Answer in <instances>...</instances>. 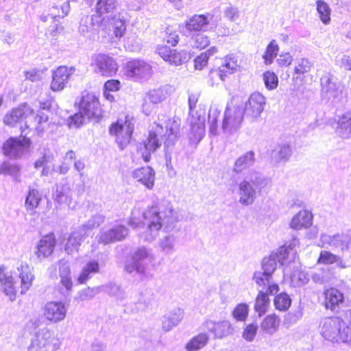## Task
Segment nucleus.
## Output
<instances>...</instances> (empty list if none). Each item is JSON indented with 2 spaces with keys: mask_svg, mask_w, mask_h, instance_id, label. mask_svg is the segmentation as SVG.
<instances>
[{
  "mask_svg": "<svg viewBox=\"0 0 351 351\" xmlns=\"http://www.w3.org/2000/svg\"><path fill=\"white\" fill-rule=\"evenodd\" d=\"M143 219L144 227L139 237L148 242L154 241L162 229L167 232L173 229L178 220L173 205L165 199L144 210Z\"/></svg>",
  "mask_w": 351,
  "mask_h": 351,
  "instance_id": "nucleus-1",
  "label": "nucleus"
},
{
  "mask_svg": "<svg viewBox=\"0 0 351 351\" xmlns=\"http://www.w3.org/2000/svg\"><path fill=\"white\" fill-rule=\"evenodd\" d=\"M180 119H172L167 121L165 127L156 122L152 125L147 138L138 145V153L145 162H149L152 154L161 146L162 137L166 136V149L171 148L175 145L180 137Z\"/></svg>",
  "mask_w": 351,
  "mask_h": 351,
  "instance_id": "nucleus-2",
  "label": "nucleus"
},
{
  "mask_svg": "<svg viewBox=\"0 0 351 351\" xmlns=\"http://www.w3.org/2000/svg\"><path fill=\"white\" fill-rule=\"evenodd\" d=\"M180 119H172L167 121L165 127L156 122L152 125L147 138L138 145V153L145 162H149L152 154L161 146L162 137L166 136V149L171 148L175 145L180 137Z\"/></svg>",
  "mask_w": 351,
  "mask_h": 351,
  "instance_id": "nucleus-3",
  "label": "nucleus"
},
{
  "mask_svg": "<svg viewBox=\"0 0 351 351\" xmlns=\"http://www.w3.org/2000/svg\"><path fill=\"white\" fill-rule=\"evenodd\" d=\"M270 186V180L261 173L249 171L239 183V202L244 206L253 204L257 198V193L268 190Z\"/></svg>",
  "mask_w": 351,
  "mask_h": 351,
  "instance_id": "nucleus-4",
  "label": "nucleus"
},
{
  "mask_svg": "<svg viewBox=\"0 0 351 351\" xmlns=\"http://www.w3.org/2000/svg\"><path fill=\"white\" fill-rule=\"evenodd\" d=\"M156 256L151 250L146 247L136 249L132 258L125 262V270L130 274L136 272L145 275L152 267H154Z\"/></svg>",
  "mask_w": 351,
  "mask_h": 351,
  "instance_id": "nucleus-5",
  "label": "nucleus"
},
{
  "mask_svg": "<svg viewBox=\"0 0 351 351\" xmlns=\"http://www.w3.org/2000/svg\"><path fill=\"white\" fill-rule=\"evenodd\" d=\"M243 110L238 106L228 104L223 114L220 130L226 137L237 133L243 121Z\"/></svg>",
  "mask_w": 351,
  "mask_h": 351,
  "instance_id": "nucleus-6",
  "label": "nucleus"
},
{
  "mask_svg": "<svg viewBox=\"0 0 351 351\" xmlns=\"http://www.w3.org/2000/svg\"><path fill=\"white\" fill-rule=\"evenodd\" d=\"M123 70L124 75L134 82L146 81L152 75L151 65L140 59H133L127 62Z\"/></svg>",
  "mask_w": 351,
  "mask_h": 351,
  "instance_id": "nucleus-7",
  "label": "nucleus"
},
{
  "mask_svg": "<svg viewBox=\"0 0 351 351\" xmlns=\"http://www.w3.org/2000/svg\"><path fill=\"white\" fill-rule=\"evenodd\" d=\"M134 125L126 117L124 120L119 119L112 123L109 129L110 134L114 137L121 149H123L130 142Z\"/></svg>",
  "mask_w": 351,
  "mask_h": 351,
  "instance_id": "nucleus-8",
  "label": "nucleus"
},
{
  "mask_svg": "<svg viewBox=\"0 0 351 351\" xmlns=\"http://www.w3.org/2000/svg\"><path fill=\"white\" fill-rule=\"evenodd\" d=\"M116 7V0H98L95 5L97 15L92 16L93 24H99L102 29L109 27L110 16Z\"/></svg>",
  "mask_w": 351,
  "mask_h": 351,
  "instance_id": "nucleus-9",
  "label": "nucleus"
},
{
  "mask_svg": "<svg viewBox=\"0 0 351 351\" xmlns=\"http://www.w3.org/2000/svg\"><path fill=\"white\" fill-rule=\"evenodd\" d=\"M266 104V98L260 93H253L246 101L243 115L252 122L258 121Z\"/></svg>",
  "mask_w": 351,
  "mask_h": 351,
  "instance_id": "nucleus-10",
  "label": "nucleus"
},
{
  "mask_svg": "<svg viewBox=\"0 0 351 351\" xmlns=\"http://www.w3.org/2000/svg\"><path fill=\"white\" fill-rule=\"evenodd\" d=\"M321 85L322 96L328 100L337 103L343 99L341 86L337 84L335 78L330 74H326L322 77Z\"/></svg>",
  "mask_w": 351,
  "mask_h": 351,
  "instance_id": "nucleus-11",
  "label": "nucleus"
},
{
  "mask_svg": "<svg viewBox=\"0 0 351 351\" xmlns=\"http://www.w3.org/2000/svg\"><path fill=\"white\" fill-rule=\"evenodd\" d=\"M319 246L322 247H330L339 249L341 251L348 250L351 247V236L346 233H337L330 235L323 233L320 235Z\"/></svg>",
  "mask_w": 351,
  "mask_h": 351,
  "instance_id": "nucleus-12",
  "label": "nucleus"
},
{
  "mask_svg": "<svg viewBox=\"0 0 351 351\" xmlns=\"http://www.w3.org/2000/svg\"><path fill=\"white\" fill-rule=\"evenodd\" d=\"M30 145V140L26 137L10 138L3 143V152L7 156L16 158L27 152Z\"/></svg>",
  "mask_w": 351,
  "mask_h": 351,
  "instance_id": "nucleus-13",
  "label": "nucleus"
},
{
  "mask_svg": "<svg viewBox=\"0 0 351 351\" xmlns=\"http://www.w3.org/2000/svg\"><path fill=\"white\" fill-rule=\"evenodd\" d=\"M93 66H95L97 73L106 77L114 75L118 70V64L116 60L104 54H99L95 56Z\"/></svg>",
  "mask_w": 351,
  "mask_h": 351,
  "instance_id": "nucleus-14",
  "label": "nucleus"
},
{
  "mask_svg": "<svg viewBox=\"0 0 351 351\" xmlns=\"http://www.w3.org/2000/svg\"><path fill=\"white\" fill-rule=\"evenodd\" d=\"M33 109L27 104H23L16 108H13L3 117V123L10 127H14L18 123L26 119L33 114Z\"/></svg>",
  "mask_w": 351,
  "mask_h": 351,
  "instance_id": "nucleus-15",
  "label": "nucleus"
},
{
  "mask_svg": "<svg viewBox=\"0 0 351 351\" xmlns=\"http://www.w3.org/2000/svg\"><path fill=\"white\" fill-rule=\"evenodd\" d=\"M74 71L75 69L73 67L65 66L58 67L53 71L50 89L53 92H59L64 90Z\"/></svg>",
  "mask_w": 351,
  "mask_h": 351,
  "instance_id": "nucleus-16",
  "label": "nucleus"
},
{
  "mask_svg": "<svg viewBox=\"0 0 351 351\" xmlns=\"http://www.w3.org/2000/svg\"><path fill=\"white\" fill-rule=\"evenodd\" d=\"M157 52L165 61L176 66L180 65L189 59V54L186 51H177L165 45L158 47Z\"/></svg>",
  "mask_w": 351,
  "mask_h": 351,
  "instance_id": "nucleus-17",
  "label": "nucleus"
},
{
  "mask_svg": "<svg viewBox=\"0 0 351 351\" xmlns=\"http://www.w3.org/2000/svg\"><path fill=\"white\" fill-rule=\"evenodd\" d=\"M284 275L289 278L291 285L295 287L304 286L309 281L308 274L297 263L292 267L287 265L284 269Z\"/></svg>",
  "mask_w": 351,
  "mask_h": 351,
  "instance_id": "nucleus-18",
  "label": "nucleus"
},
{
  "mask_svg": "<svg viewBox=\"0 0 351 351\" xmlns=\"http://www.w3.org/2000/svg\"><path fill=\"white\" fill-rule=\"evenodd\" d=\"M128 234L127 228L119 222L113 224L108 230L103 231L99 237V241L107 244L110 242L121 241Z\"/></svg>",
  "mask_w": 351,
  "mask_h": 351,
  "instance_id": "nucleus-19",
  "label": "nucleus"
},
{
  "mask_svg": "<svg viewBox=\"0 0 351 351\" xmlns=\"http://www.w3.org/2000/svg\"><path fill=\"white\" fill-rule=\"evenodd\" d=\"M16 269L20 279V292L25 294L32 287L35 280L33 268L26 263H21Z\"/></svg>",
  "mask_w": 351,
  "mask_h": 351,
  "instance_id": "nucleus-20",
  "label": "nucleus"
},
{
  "mask_svg": "<svg viewBox=\"0 0 351 351\" xmlns=\"http://www.w3.org/2000/svg\"><path fill=\"white\" fill-rule=\"evenodd\" d=\"M56 241L53 234L43 237L35 247L34 253L40 260L49 257L54 250Z\"/></svg>",
  "mask_w": 351,
  "mask_h": 351,
  "instance_id": "nucleus-21",
  "label": "nucleus"
},
{
  "mask_svg": "<svg viewBox=\"0 0 351 351\" xmlns=\"http://www.w3.org/2000/svg\"><path fill=\"white\" fill-rule=\"evenodd\" d=\"M88 94L83 95L75 104L78 106L79 112L69 118L68 126L70 128H78L84 123L88 115Z\"/></svg>",
  "mask_w": 351,
  "mask_h": 351,
  "instance_id": "nucleus-22",
  "label": "nucleus"
},
{
  "mask_svg": "<svg viewBox=\"0 0 351 351\" xmlns=\"http://www.w3.org/2000/svg\"><path fill=\"white\" fill-rule=\"evenodd\" d=\"M0 289L11 300L15 299L16 289L14 278L2 265L0 266Z\"/></svg>",
  "mask_w": 351,
  "mask_h": 351,
  "instance_id": "nucleus-23",
  "label": "nucleus"
},
{
  "mask_svg": "<svg viewBox=\"0 0 351 351\" xmlns=\"http://www.w3.org/2000/svg\"><path fill=\"white\" fill-rule=\"evenodd\" d=\"M132 176L149 190H152L154 186L155 171L151 167L136 169L133 171Z\"/></svg>",
  "mask_w": 351,
  "mask_h": 351,
  "instance_id": "nucleus-24",
  "label": "nucleus"
},
{
  "mask_svg": "<svg viewBox=\"0 0 351 351\" xmlns=\"http://www.w3.org/2000/svg\"><path fill=\"white\" fill-rule=\"evenodd\" d=\"M313 215L307 210H301L291 219L289 226L293 230L307 229L313 224Z\"/></svg>",
  "mask_w": 351,
  "mask_h": 351,
  "instance_id": "nucleus-25",
  "label": "nucleus"
},
{
  "mask_svg": "<svg viewBox=\"0 0 351 351\" xmlns=\"http://www.w3.org/2000/svg\"><path fill=\"white\" fill-rule=\"evenodd\" d=\"M211 16L210 14H194L185 22L189 32H205L208 29Z\"/></svg>",
  "mask_w": 351,
  "mask_h": 351,
  "instance_id": "nucleus-26",
  "label": "nucleus"
},
{
  "mask_svg": "<svg viewBox=\"0 0 351 351\" xmlns=\"http://www.w3.org/2000/svg\"><path fill=\"white\" fill-rule=\"evenodd\" d=\"M206 329L213 332L215 337L223 338L233 333L234 329L231 324L228 321L221 322H214L207 321L205 323Z\"/></svg>",
  "mask_w": 351,
  "mask_h": 351,
  "instance_id": "nucleus-27",
  "label": "nucleus"
},
{
  "mask_svg": "<svg viewBox=\"0 0 351 351\" xmlns=\"http://www.w3.org/2000/svg\"><path fill=\"white\" fill-rule=\"evenodd\" d=\"M255 161V153L253 151H248L236 159L232 166V172L236 174L241 173L245 169L252 167Z\"/></svg>",
  "mask_w": 351,
  "mask_h": 351,
  "instance_id": "nucleus-28",
  "label": "nucleus"
},
{
  "mask_svg": "<svg viewBox=\"0 0 351 351\" xmlns=\"http://www.w3.org/2000/svg\"><path fill=\"white\" fill-rule=\"evenodd\" d=\"M109 27L103 29L105 31H112L114 36L119 39L123 36L126 31V22L124 16L119 13L110 16Z\"/></svg>",
  "mask_w": 351,
  "mask_h": 351,
  "instance_id": "nucleus-29",
  "label": "nucleus"
},
{
  "mask_svg": "<svg viewBox=\"0 0 351 351\" xmlns=\"http://www.w3.org/2000/svg\"><path fill=\"white\" fill-rule=\"evenodd\" d=\"M325 307L339 306L343 303V294L335 288L326 289L324 293Z\"/></svg>",
  "mask_w": 351,
  "mask_h": 351,
  "instance_id": "nucleus-30",
  "label": "nucleus"
},
{
  "mask_svg": "<svg viewBox=\"0 0 351 351\" xmlns=\"http://www.w3.org/2000/svg\"><path fill=\"white\" fill-rule=\"evenodd\" d=\"M336 133L343 138L351 137V112L342 115L338 120Z\"/></svg>",
  "mask_w": 351,
  "mask_h": 351,
  "instance_id": "nucleus-31",
  "label": "nucleus"
},
{
  "mask_svg": "<svg viewBox=\"0 0 351 351\" xmlns=\"http://www.w3.org/2000/svg\"><path fill=\"white\" fill-rule=\"evenodd\" d=\"M272 255L276 256L275 259L277 263H279L281 265L292 264L294 265V261L296 251H290L287 246L280 247L276 252L271 253Z\"/></svg>",
  "mask_w": 351,
  "mask_h": 351,
  "instance_id": "nucleus-32",
  "label": "nucleus"
},
{
  "mask_svg": "<svg viewBox=\"0 0 351 351\" xmlns=\"http://www.w3.org/2000/svg\"><path fill=\"white\" fill-rule=\"evenodd\" d=\"M292 155L291 146L287 143L278 145L271 152V158L276 162H286Z\"/></svg>",
  "mask_w": 351,
  "mask_h": 351,
  "instance_id": "nucleus-33",
  "label": "nucleus"
},
{
  "mask_svg": "<svg viewBox=\"0 0 351 351\" xmlns=\"http://www.w3.org/2000/svg\"><path fill=\"white\" fill-rule=\"evenodd\" d=\"M221 114V109L217 105H212L208 112V124L209 125V134L217 136L219 134L218 118Z\"/></svg>",
  "mask_w": 351,
  "mask_h": 351,
  "instance_id": "nucleus-34",
  "label": "nucleus"
},
{
  "mask_svg": "<svg viewBox=\"0 0 351 351\" xmlns=\"http://www.w3.org/2000/svg\"><path fill=\"white\" fill-rule=\"evenodd\" d=\"M176 236L171 234H167L159 239L158 249L164 254H171L176 251Z\"/></svg>",
  "mask_w": 351,
  "mask_h": 351,
  "instance_id": "nucleus-35",
  "label": "nucleus"
},
{
  "mask_svg": "<svg viewBox=\"0 0 351 351\" xmlns=\"http://www.w3.org/2000/svg\"><path fill=\"white\" fill-rule=\"evenodd\" d=\"M315 5L319 19L324 25H328L331 23L332 14L329 4L324 0H316Z\"/></svg>",
  "mask_w": 351,
  "mask_h": 351,
  "instance_id": "nucleus-36",
  "label": "nucleus"
},
{
  "mask_svg": "<svg viewBox=\"0 0 351 351\" xmlns=\"http://www.w3.org/2000/svg\"><path fill=\"white\" fill-rule=\"evenodd\" d=\"M59 265L60 283L66 291L69 292L73 287L69 266L66 262L62 261L59 262Z\"/></svg>",
  "mask_w": 351,
  "mask_h": 351,
  "instance_id": "nucleus-37",
  "label": "nucleus"
},
{
  "mask_svg": "<svg viewBox=\"0 0 351 351\" xmlns=\"http://www.w3.org/2000/svg\"><path fill=\"white\" fill-rule=\"evenodd\" d=\"M53 197L60 204H66L68 206L71 204V191L67 184L57 186Z\"/></svg>",
  "mask_w": 351,
  "mask_h": 351,
  "instance_id": "nucleus-38",
  "label": "nucleus"
},
{
  "mask_svg": "<svg viewBox=\"0 0 351 351\" xmlns=\"http://www.w3.org/2000/svg\"><path fill=\"white\" fill-rule=\"evenodd\" d=\"M183 312L181 308H176L170 315L165 316L162 320V328L165 331H169L177 326L182 320Z\"/></svg>",
  "mask_w": 351,
  "mask_h": 351,
  "instance_id": "nucleus-39",
  "label": "nucleus"
},
{
  "mask_svg": "<svg viewBox=\"0 0 351 351\" xmlns=\"http://www.w3.org/2000/svg\"><path fill=\"white\" fill-rule=\"evenodd\" d=\"M102 116V110L97 97L95 95L89 96V121L97 123Z\"/></svg>",
  "mask_w": 351,
  "mask_h": 351,
  "instance_id": "nucleus-40",
  "label": "nucleus"
},
{
  "mask_svg": "<svg viewBox=\"0 0 351 351\" xmlns=\"http://www.w3.org/2000/svg\"><path fill=\"white\" fill-rule=\"evenodd\" d=\"M145 97L152 104H158L163 101L167 98V88L165 87H161L156 89L149 90L145 94Z\"/></svg>",
  "mask_w": 351,
  "mask_h": 351,
  "instance_id": "nucleus-41",
  "label": "nucleus"
},
{
  "mask_svg": "<svg viewBox=\"0 0 351 351\" xmlns=\"http://www.w3.org/2000/svg\"><path fill=\"white\" fill-rule=\"evenodd\" d=\"M280 319L275 315L267 316L261 324V328L265 332L272 335L275 333L278 328Z\"/></svg>",
  "mask_w": 351,
  "mask_h": 351,
  "instance_id": "nucleus-42",
  "label": "nucleus"
},
{
  "mask_svg": "<svg viewBox=\"0 0 351 351\" xmlns=\"http://www.w3.org/2000/svg\"><path fill=\"white\" fill-rule=\"evenodd\" d=\"M208 340V337L206 334L200 333L188 342L185 348L187 351H197L204 348L207 343Z\"/></svg>",
  "mask_w": 351,
  "mask_h": 351,
  "instance_id": "nucleus-43",
  "label": "nucleus"
},
{
  "mask_svg": "<svg viewBox=\"0 0 351 351\" xmlns=\"http://www.w3.org/2000/svg\"><path fill=\"white\" fill-rule=\"evenodd\" d=\"M143 212L139 207H134L128 219V224L134 229L144 227Z\"/></svg>",
  "mask_w": 351,
  "mask_h": 351,
  "instance_id": "nucleus-44",
  "label": "nucleus"
},
{
  "mask_svg": "<svg viewBox=\"0 0 351 351\" xmlns=\"http://www.w3.org/2000/svg\"><path fill=\"white\" fill-rule=\"evenodd\" d=\"M279 51V47L276 40H272L267 45L266 50L263 56L264 62L267 65L272 64L274 59L276 57Z\"/></svg>",
  "mask_w": 351,
  "mask_h": 351,
  "instance_id": "nucleus-45",
  "label": "nucleus"
},
{
  "mask_svg": "<svg viewBox=\"0 0 351 351\" xmlns=\"http://www.w3.org/2000/svg\"><path fill=\"white\" fill-rule=\"evenodd\" d=\"M82 237L77 232L72 233L68 238L65 244V250L68 254H73L77 251L81 244Z\"/></svg>",
  "mask_w": 351,
  "mask_h": 351,
  "instance_id": "nucleus-46",
  "label": "nucleus"
},
{
  "mask_svg": "<svg viewBox=\"0 0 351 351\" xmlns=\"http://www.w3.org/2000/svg\"><path fill=\"white\" fill-rule=\"evenodd\" d=\"M41 200L40 193L36 189H30L26 197L25 206L27 210H34L37 208Z\"/></svg>",
  "mask_w": 351,
  "mask_h": 351,
  "instance_id": "nucleus-47",
  "label": "nucleus"
},
{
  "mask_svg": "<svg viewBox=\"0 0 351 351\" xmlns=\"http://www.w3.org/2000/svg\"><path fill=\"white\" fill-rule=\"evenodd\" d=\"M276 257V256L272 255L271 254L269 256L265 257L262 261L261 270L272 276L277 266V261L275 259Z\"/></svg>",
  "mask_w": 351,
  "mask_h": 351,
  "instance_id": "nucleus-48",
  "label": "nucleus"
},
{
  "mask_svg": "<svg viewBox=\"0 0 351 351\" xmlns=\"http://www.w3.org/2000/svg\"><path fill=\"white\" fill-rule=\"evenodd\" d=\"M312 67V62L308 58H302L295 62L294 73L298 75H304L309 72Z\"/></svg>",
  "mask_w": 351,
  "mask_h": 351,
  "instance_id": "nucleus-49",
  "label": "nucleus"
},
{
  "mask_svg": "<svg viewBox=\"0 0 351 351\" xmlns=\"http://www.w3.org/2000/svg\"><path fill=\"white\" fill-rule=\"evenodd\" d=\"M263 80L266 88L269 90H274L278 86V77L273 71H265L263 75Z\"/></svg>",
  "mask_w": 351,
  "mask_h": 351,
  "instance_id": "nucleus-50",
  "label": "nucleus"
},
{
  "mask_svg": "<svg viewBox=\"0 0 351 351\" xmlns=\"http://www.w3.org/2000/svg\"><path fill=\"white\" fill-rule=\"evenodd\" d=\"M51 339H52V335L49 330L42 332L41 334L39 333L36 339L32 342L29 351H33L34 348L40 347V346H45L46 345H49Z\"/></svg>",
  "mask_w": 351,
  "mask_h": 351,
  "instance_id": "nucleus-51",
  "label": "nucleus"
},
{
  "mask_svg": "<svg viewBox=\"0 0 351 351\" xmlns=\"http://www.w3.org/2000/svg\"><path fill=\"white\" fill-rule=\"evenodd\" d=\"M271 280L272 276L262 270L256 271L253 275V280L259 287H262L263 289L269 285Z\"/></svg>",
  "mask_w": 351,
  "mask_h": 351,
  "instance_id": "nucleus-52",
  "label": "nucleus"
},
{
  "mask_svg": "<svg viewBox=\"0 0 351 351\" xmlns=\"http://www.w3.org/2000/svg\"><path fill=\"white\" fill-rule=\"evenodd\" d=\"M204 135V126L202 123L192 124L189 139L192 143L199 142Z\"/></svg>",
  "mask_w": 351,
  "mask_h": 351,
  "instance_id": "nucleus-53",
  "label": "nucleus"
},
{
  "mask_svg": "<svg viewBox=\"0 0 351 351\" xmlns=\"http://www.w3.org/2000/svg\"><path fill=\"white\" fill-rule=\"evenodd\" d=\"M45 315L49 321L57 322L64 318V308H46Z\"/></svg>",
  "mask_w": 351,
  "mask_h": 351,
  "instance_id": "nucleus-54",
  "label": "nucleus"
},
{
  "mask_svg": "<svg viewBox=\"0 0 351 351\" xmlns=\"http://www.w3.org/2000/svg\"><path fill=\"white\" fill-rule=\"evenodd\" d=\"M20 167L14 164L4 163L0 166V173H6L12 176L16 180H19L20 176Z\"/></svg>",
  "mask_w": 351,
  "mask_h": 351,
  "instance_id": "nucleus-55",
  "label": "nucleus"
},
{
  "mask_svg": "<svg viewBox=\"0 0 351 351\" xmlns=\"http://www.w3.org/2000/svg\"><path fill=\"white\" fill-rule=\"evenodd\" d=\"M339 257L330 252L323 250L320 252L317 260L318 263L331 265L337 263Z\"/></svg>",
  "mask_w": 351,
  "mask_h": 351,
  "instance_id": "nucleus-56",
  "label": "nucleus"
},
{
  "mask_svg": "<svg viewBox=\"0 0 351 351\" xmlns=\"http://www.w3.org/2000/svg\"><path fill=\"white\" fill-rule=\"evenodd\" d=\"M192 41L193 43V46L200 49H204L210 43V40L208 37L202 33L195 34L192 36Z\"/></svg>",
  "mask_w": 351,
  "mask_h": 351,
  "instance_id": "nucleus-57",
  "label": "nucleus"
},
{
  "mask_svg": "<svg viewBox=\"0 0 351 351\" xmlns=\"http://www.w3.org/2000/svg\"><path fill=\"white\" fill-rule=\"evenodd\" d=\"M47 121L48 116L43 112H38L36 117H34L30 125L34 127L38 132H40L43 130L42 124L47 123Z\"/></svg>",
  "mask_w": 351,
  "mask_h": 351,
  "instance_id": "nucleus-58",
  "label": "nucleus"
},
{
  "mask_svg": "<svg viewBox=\"0 0 351 351\" xmlns=\"http://www.w3.org/2000/svg\"><path fill=\"white\" fill-rule=\"evenodd\" d=\"M275 307H290L291 304V299L286 293H280L274 298Z\"/></svg>",
  "mask_w": 351,
  "mask_h": 351,
  "instance_id": "nucleus-59",
  "label": "nucleus"
},
{
  "mask_svg": "<svg viewBox=\"0 0 351 351\" xmlns=\"http://www.w3.org/2000/svg\"><path fill=\"white\" fill-rule=\"evenodd\" d=\"M257 330V325L254 324H248L244 328L242 337L245 341L251 342L254 339Z\"/></svg>",
  "mask_w": 351,
  "mask_h": 351,
  "instance_id": "nucleus-60",
  "label": "nucleus"
},
{
  "mask_svg": "<svg viewBox=\"0 0 351 351\" xmlns=\"http://www.w3.org/2000/svg\"><path fill=\"white\" fill-rule=\"evenodd\" d=\"M303 315V313L300 308H294L293 311L288 312L285 315V323L289 326L295 323Z\"/></svg>",
  "mask_w": 351,
  "mask_h": 351,
  "instance_id": "nucleus-61",
  "label": "nucleus"
},
{
  "mask_svg": "<svg viewBox=\"0 0 351 351\" xmlns=\"http://www.w3.org/2000/svg\"><path fill=\"white\" fill-rule=\"evenodd\" d=\"M238 67V64L237 61L234 60V58H226L225 60V63L222 64L219 69L223 71V73L226 74V77L228 74H231L235 71H237Z\"/></svg>",
  "mask_w": 351,
  "mask_h": 351,
  "instance_id": "nucleus-62",
  "label": "nucleus"
},
{
  "mask_svg": "<svg viewBox=\"0 0 351 351\" xmlns=\"http://www.w3.org/2000/svg\"><path fill=\"white\" fill-rule=\"evenodd\" d=\"M69 9H70L69 3L66 1L62 5L60 10H58L56 12V10H58L57 7H56V6L53 7L51 9L50 14L54 19H56L57 17L63 18L68 14Z\"/></svg>",
  "mask_w": 351,
  "mask_h": 351,
  "instance_id": "nucleus-63",
  "label": "nucleus"
},
{
  "mask_svg": "<svg viewBox=\"0 0 351 351\" xmlns=\"http://www.w3.org/2000/svg\"><path fill=\"white\" fill-rule=\"evenodd\" d=\"M223 14L225 17L232 22L236 21L240 16L239 8L231 5L224 10Z\"/></svg>",
  "mask_w": 351,
  "mask_h": 351,
  "instance_id": "nucleus-64",
  "label": "nucleus"
}]
</instances>
